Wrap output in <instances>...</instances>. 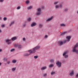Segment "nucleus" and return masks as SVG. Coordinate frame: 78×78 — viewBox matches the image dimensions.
I'll return each mask as SVG.
<instances>
[{"instance_id":"nucleus-35","label":"nucleus","mask_w":78,"mask_h":78,"mask_svg":"<svg viewBox=\"0 0 78 78\" xmlns=\"http://www.w3.org/2000/svg\"><path fill=\"white\" fill-rule=\"evenodd\" d=\"M10 63H11V61H10V60L8 61H7V64H10Z\"/></svg>"},{"instance_id":"nucleus-45","label":"nucleus","mask_w":78,"mask_h":78,"mask_svg":"<svg viewBox=\"0 0 78 78\" xmlns=\"http://www.w3.org/2000/svg\"><path fill=\"white\" fill-rule=\"evenodd\" d=\"M3 2H4V0H0V2L1 3H2Z\"/></svg>"},{"instance_id":"nucleus-30","label":"nucleus","mask_w":78,"mask_h":78,"mask_svg":"<svg viewBox=\"0 0 78 78\" xmlns=\"http://www.w3.org/2000/svg\"><path fill=\"white\" fill-rule=\"evenodd\" d=\"M67 42V40H65L63 41V44H66V42Z\"/></svg>"},{"instance_id":"nucleus-22","label":"nucleus","mask_w":78,"mask_h":78,"mask_svg":"<svg viewBox=\"0 0 78 78\" xmlns=\"http://www.w3.org/2000/svg\"><path fill=\"white\" fill-rule=\"evenodd\" d=\"M58 3H59L58 1H56V2H54V4L55 5H57V4H58Z\"/></svg>"},{"instance_id":"nucleus-26","label":"nucleus","mask_w":78,"mask_h":78,"mask_svg":"<svg viewBox=\"0 0 78 78\" xmlns=\"http://www.w3.org/2000/svg\"><path fill=\"white\" fill-rule=\"evenodd\" d=\"M33 8V7L32 6H30L27 8V9H31V8Z\"/></svg>"},{"instance_id":"nucleus-49","label":"nucleus","mask_w":78,"mask_h":78,"mask_svg":"<svg viewBox=\"0 0 78 78\" xmlns=\"http://www.w3.org/2000/svg\"><path fill=\"white\" fill-rule=\"evenodd\" d=\"M2 30L0 29V33H2Z\"/></svg>"},{"instance_id":"nucleus-19","label":"nucleus","mask_w":78,"mask_h":78,"mask_svg":"<svg viewBox=\"0 0 78 78\" xmlns=\"http://www.w3.org/2000/svg\"><path fill=\"white\" fill-rule=\"evenodd\" d=\"M30 55V53H26L24 54V56H29V55Z\"/></svg>"},{"instance_id":"nucleus-12","label":"nucleus","mask_w":78,"mask_h":78,"mask_svg":"<svg viewBox=\"0 0 78 78\" xmlns=\"http://www.w3.org/2000/svg\"><path fill=\"white\" fill-rule=\"evenodd\" d=\"M63 44L64 43H63V41H58V44L59 45H63Z\"/></svg>"},{"instance_id":"nucleus-28","label":"nucleus","mask_w":78,"mask_h":78,"mask_svg":"<svg viewBox=\"0 0 78 78\" xmlns=\"http://www.w3.org/2000/svg\"><path fill=\"white\" fill-rule=\"evenodd\" d=\"M26 4H29L30 3V1L29 0H27L26 2Z\"/></svg>"},{"instance_id":"nucleus-37","label":"nucleus","mask_w":78,"mask_h":78,"mask_svg":"<svg viewBox=\"0 0 78 78\" xmlns=\"http://www.w3.org/2000/svg\"><path fill=\"white\" fill-rule=\"evenodd\" d=\"M18 48H19L20 49V48H22V46L19 45H18Z\"/></svg>"},{"instance_id":"nucleus-20","label":"nucleus","mask_w":78,"mask_h":78,"mask_svg":"<svg viewBox=\"0 0 78 78\" xmlns=\"http://www.w3.org/2000/svg\"><path fill=\"white\" fill-rule=\"evenodd\" d=\"M27 21L28 22H31V18L30 17L28 18L27 19Z\"/></svg>"},{"instance_id":"nucleus-10","label":"nucleus","mask_w":78,"mask_h":78,"mask_svg":"<svg viewBox=\"0 0 78 78\" xmlns=\"http://www.w3.org/2000/svg\"><path fill=\"white\" fill-rule=\"evenodd\" d=\"M55 74L56 72L53 70L52 71L51 73V75L52 76H53V75H55Z\"/></svg>"},{"instance_id":"nucleus-1","label":"nucleus","mask_w":78,"mask_h":78,"mask_svg":"<svg viewBox=\"0 0 78 78\" xmlns=\"http://www.w3.org/2000/svg\"><path fill=\"white\" fill-rule=\"evenodd\" d=\"M41 45H37L32 50H30L28 51L29 53H32V54L33 53H35L38 50H39L40 48H41Z\"/></svg>"},{"instance_id":"nucleus-5","label":"nucleus","mask_w":78,"mask_h":78,"mask_svg":"<svg viewBox=\"0 0 78 78\" xmlns=\"http://www.w3.org/2000/svg\"><path fill=\"white\" fill-rule=\"evenodd\" d=\"M67 53H68V51H66L64 52L63 53V56L66 59L68 58V55H66V54H67Z\"/></svg>"},{"instance_id":"nucleus-8","label":"nucleus","mask_w":78,"mask_h":78,"mask_svg":"<svg viewBox=\"0 0 78 78\" xmlns=\"http://www.w3.org/2000/svg\"><path fill=\"white\" fill-rule=\"evenodd\" d=\"M69 75L70 76H73L74 75V71H72L69 73Z\"/></svg>"},{"instance_id":"nucleus-50","label":"nucleus","mask_w":78,"mask_h":78,"mask_svg":"<svg viewBox=\"0 0 78 78\" xmlns=\"http://www.w3.org/2000/svg\"><path fill=\"white\" fill-rule=\"evenodd\" d=\"M2 51V49H0V52Z\"/></svg>"},{"instance_id":"nucleus-18","label":"nucleus","mask_w":78,"mask_h":78,"mask_svg":"<svg viewBox=\"0 0 78 78\" xmlns=\"http://www.w3.org/2000/svg\"><path fill=\"white\" fill-rule=\"evenodd\" d=\"M55 8V9H58L59 8V6L58 5H56Z\"/></svg>"},{"instance_id":"nucleus-48","label":"nucleus","mask_w":78,"mask_h":78,"mask_svg":"<svg viewBox=\"0 0 78 78\" xmlns=\"http://www.w3.org/2000/svg\"><path fill=\"white\" fill-rule=\"evenodd\" d=\"M23 41H25V38H23Z\"/></svg>"},{"instance_id":"nucleus-36","label":"nucleus","mask_w":78,"mask_h":78,"mask_svg":"<svg viewBox=\"0 0 78 78\" xmlns=\"http://www.w3.org/2000/svg\"><path fill=\"white\" fill-rule=\"evenodd\" d=\"M47 74L46 73H45L43 75V76H44V77H45L47 76Z\"/></svg>"},{"instance_id":"nucleus-42","label":"nucleus","mask_w":78,"mask_h":78,"mask_svg":"<svg viewBox=\"0 0 78 78\" xmlns=\"http://www.w3.org/2000/svg\"><path fill=\"white\" fill-rule=\"evenodd\" d=\"M62 4H60L59 8H62Z\"/></svg>"},{"instance_id":"nucleus-21","label":"nucleus","mask_w":78,"mask_h":78,"mask_svg":"<svg viewBox=\"0 0 78 78\" xmlns=\"http://www.w3.org/2000/svg\"><path fill=\"white\" fill-rule=\"evenodd\" d=\"M11 41V40H10V39H7L5 40V42H6L7 43H8V42H9V41Z\"/></svg>"},{"instance_id":"nucleus-29","label":"nucleus","mask_w":78,"mask_h":78,"mask_svg":"<svg viewBox=\"0 0 78 78\" xmlns=\"http://www.w3.org/2000/svg\"><path fill=\"white\" fill-rule=\"evenodd\" d=\"M66 33H67V32H64L61 34V35L62 36V35H64V34H66Z\"/></svg>"},{"instance_id":"nucleus-39","label":"nucleus","mask_w":78,"mask_h":78,"mask_svg":"<svg viewBox=\"0 0 78 78\" xmlns=\"http://www.w3.org/2000/svg\"><path fill=\"white\" fill-rule=\"evenodd\" d=\"M43 26V25H42V24H39V26L40 27H42Z\"/></svg>"},{"instance_id":"nucleus-15","label":"nucleus","mask_w":78,"mask_h":78,"mask_svg":"<svg viewBox=\"0 0 78 78\" xmlns=\"http://www.w3.org/2000/svg\"><path fill=\"white\" fill-rule=\"evenodd\" d=\"M48 37V36L47 35H45L44 37V39H47Z\"/></svg>"},{"instance_id":"nucleus-38","label":"nucleus","mask_w":78,"mask_h":78,"mask_svg":"<svg viewBox=\"0 0 78 78\" xmlns=\"http://www.w3.org/2000/svg\"><path fill=\"white\" fill-rule=\"evenodd\" d=\"M15 50L14 49H12L11 50L10 52H13V51H14Z\"/></svg>"},{"instance_id":"nucleus-53","label":"nucleus","mask_w":78,"mask_h":78,"mask_svg":"<svg viewBox=\"0 0 78 78\" xmlns=\"http://www.w3.org/2000/svg\"><path fill=\"white\" fill-rule=\"evenodd\" d=\"M77 13L78 14V10L77 11Z\"/></svg>"},{"instance_id":"nucleus-13","label":"nucleus","mask_w":78,"mask_h":78,"mask_svg":"<svg viewBox=\"0 0 78 78\" xmlns=\"http://www.w3.org/2000/svg\"><path fill=\"white\" fill-rule=\"evenodd\" d=\"M47 67L46 66H44L42 67V68L41 69V70H45V69H47Z\"/></svg>"},{"instance_id":"nucleus-4","label":"nucleus","mask_w":78,"mask_h":78,"mask_svg":"<svg viewBox=\"0 0 78 78\" xmlns=\"http://www.w3.org/2000/svg\"><path fill=\"white\" fill-rule=\"evenodd\" d=\"M56 65H57V67H58V68H61V67L62 63H61V62H60L59 61H58L56 62Z\"/></svg>"},{"instance_id":"nucleus-6","label":"nucleus","mask_w":78,"mask_h":78,"mask_svg":"<svg viewBox=\"0 0 78 78\" xmlns=\"http://www.w3.org/2000/svg\"><path fill=\"white\" fill-rule=\"evenodd\" d=\"M66 40L67 41V42H69L70 41V39H71V37L70 36H68L66 37Z\"/></svg>"},{"instance_id":"nucleus-41","label":"nucleus","mask_w":78,"mask_h":78,"mask_svg":"<svg viewBox=\"0 0 78 78\" xmlns=\"http://www.w3.org/2000/svg\"><path fill=\"white\" fill-rule=\"evenodd\" d=\"M1 27H2V28H4V27H5V24H2Z\"/></svg>"},{"instance_id":"nucleus-33","label":"nucleus","mask_w":78,"mask_h":78,"mask_svg":"<svg viewBox=\"0 0 78 78\" xmlns=\"http://www.w3.org/2000/svg\"><path fill=\"white\" fill-rule=\"evenodd\" d=\"M19 45H18V44H16L14 46H15V47H18L19 46Z\"/></svg>"},{"instance_id":"nucleus-32","label":"nucleus","mask_w":78,"mask_h":78,"mask_svg":"<svg viewBox=\"0 0 78 78\" xmlns=\"http://www.w3.org/2000/svg\"><path fill=\"white\" fill-rule=\"evenodd\" d=\"M3 20H4V21H6V20H7V18L6 17H4V18H3Z\"/></svg>"},{"instance_id":"nucleus-51","label":"nucleus","mask_w":78,"mask_h":78,"mask_svg":"<svg viewBox=\"0 0 78 78\" xmlns=\"http://www.w3.org/2000/svg\"><path fill=\"white\" fill-rule=\"evenodd\" d=\"M2 20V18L1 17H0V20Z\"/></svg>"},{"instance_id":"nucleus-7","label":"nucleus","mask_w":78,"mask_h":78,"mask_svg":"<svg viewBox=\"0 0 78 78\" xmlns=\"http://www.w3.org/2000/svg\"><path fill=\"white\" fill-rule=\"evenodd\" d=\"M36 25H37L36 23H33L31 24L30 26L31 27H35Z\"/></svg>"},{"instance_id":"nucleus-27","label":"nucleus","mask_w":78,"mask_h":78,"mask_svg":"<svg viewBox=\"0 0 78 78\" xmlns=\"http://www.w3.org/2000/svg\"><path fill=\"white\" fill-rule=\"evenodd\" d=\"M60 26H61V27H65L66 24H61L60 25Z\"/></svg>"},{"instance_id":"nucleus-14","label":"nucleus","mask_w":78,"mask_h":78,"mask_svg":"<svg viewBox=\"0 0 78 78\" xmlns=\"http://www.w3.org/2000/svg\"><path fill=\"white\" fill-rule=\"evenodd\" d=\"M14 23H15V22L14 21H12L10 24V27H11L12 25H13L14 24Z\"/></svg>"},{"instance_id":"nucleus-24","label":"nucleus","mask_w":78,"mask_h":78,"mask_svg":"<svg viewBox=\"0 0 78 78\" xmlns=\"http://www.w3.org/2000/svg\"><path fill=\"white\" fill-rule=\"evenodd\" d=\"M50 61L51 63H53L54 62V59H51L50 60Z\"/></svg>"},{"instance_id":"nucleus-25","label":"nucleus","mask_w":78,"mask_h":78,"mask_svg":"<svg viewBox=\"0 0 78 78\" xmlns=\"http://www.w3.org/2000/svg\"><path fill=\"white\" fill-rule=\"evenodd\" d=\"M26 27V24H23L22 26V28H25Z\"/></svg>"},{"instance_id":"nucleus-47","label":"nucleus","mask_w":78,"mask_h":78,"mask_svg":"<svg viewBox=\"0 0 78 78\" xmlns=\"http://www.w3.org/2000/svg\"><path fill=\"white\" fill-rule=\"evenodd\" d=\"M11 44V42H8V45H9V44Z\"/></svg>"},{"instance_id":"nucleus-3","label":"nucleus","mask_w":78,"mask_h":78,"mask_svg":"<svg viewBox=\"0 0 78 78\" xmlns=\"http://www.w3.org/2000/svg\"><path fill=\"white\" fill-rule=\"evenodd\" d=\"M42 11V9L41 8H38L37 9V11L36 12V15L37 16H41V15Z\"/></svg>"},{"instance_id":"nucleus-43","label":"nucleus","mask_w":78,"mask_h":78,"mask_svg":"<svg viewBox=\"0 0 78 78\" xmlns=\"http://www.w3.org/2000/svg\"><path fill=\"white\" fill-rule=\"evenodd\" d=\"M21 7H18L17 8H16V9H17V10H19V9H20V8H21Z\"/></svg>"},{"instance_id":"nucleus-11","label":"nucleus","mask_w":78,"mask_h":78,"mask_svg":"<svg viewBox=\"0 0 78 78\" xmlns=\"http://www.w3.org/2000/svg\"><path fill=\"white\" fill-rule=\"evenodd\" d=\"M17 37H14L12 38L11 39L12 41H14L17 40Z\"/></svg>"},{"instance_id":"nucleus-17","label":"nucleus","mask_w":78,"mask_h":78,"mask_svg":"<svg viewBox=\"0 0 78 78\" xmlns=\"http://www.w3.org/2000/svg\"><path fill=\"white\" fill-rule=\"evenodd\" d=\"M12 63L15 64V63H16V62H17V60H12Z\"/></svg>"},{"instance_id":"nucleus-44","label":"nucleus","mask_w":78,"mask_h":78,"mask_svg":"<svg viewBox=\"0 0 78 78\" xmlns=\"http://www.w3.org/2000/svg\"><path fill=\"white\" fill-rule=\"evenodd\" d=\"M3 60H4V61H7V59H6V58H3Z\"/></svg>"},{"instance_id":"nucleus-9","label":"nucleus","mask_w":78,"mask_h":78,"mask_svg":"<svg viewBox=\"0 0 78 78\" xmlns=\"http://www.w3.org/2000/svg\"><path fill=\"white\" fill-rule=\"evenodd\" d=\"M53 19V16H52L47 19L46 20V22H49L50 21H51V20Z\"/></svg>"},{"instance_id":"nucleus-2","label":"nucleus","mask_w":78,"mask_h":78,"mask_svg":"<svg viewBox=\"0 0 78 78\" xmlns=\"http://www.w3.org/2000/svg\"><path fill=\"white\" fill-rule=\"evenodd\" d=\"M78 44L76 43L73 47L72 49V51L74 53H75L76 54H78V49H76V48H78Z\"/></svg>"},{"instance_id":"nucleus-40","label":"nucleus","mask_w":78,"mask_h":78,"mask_svg":"<svg viewBox=\"0 0 78 78\" xmlns=\"http://www.w3.org/2000/svg\"><path fill=\"white\" fill-rule=\"evenodd\" d=\"M75 77L76 78H78V73H77L76 74Z\"/></svg>"},{"instance_id":"nucleus-34","label":"nucleus","mask_w":78,"mask_h":78,"mask_svg":"<svg viewBox=\"0 0 78 78\" xmlns=\"http://www.w3.org/2000/svg\"><path fill=\"white\" fill-rule=\"evenodd\" d=\"M34 58L35 59H37L38 58V56H35L34 57Z\"/></svg>"},{"instance_id":"nucleus-31","label":"nucleus","mask_w":78,"mask_h":78,"mask_svg":"<svg viewBox=\"0 0 78 78\" xmlns=\"http://www.w3.org/2000/svg\"><path fill=\"white\" fill-rule=\"evenodd\" d=\"M68 8H66L65 9L64 12H67V11H68Z\"/></svg>"},{"instance_id":"nucleus-23","label":"nucleus","mask_w":78,"mask_h":78,"mask_svg":"<svg viewBox=\"0 0 78 78\" xmlns=\"http://www.w3.org/2000/svg\"><path fill=\"white\" fill-rule=\"evenodd\" d=\"M16 67L15 68H12V70L13 71V72H14L15 71H16Z\"/></svg>"},{"instance_id":"nucleus-46","label":"nucleus","mask_w":78,"mask_h":78,"mask_svg":"<svg viewBox=\"0 0 78 78\" xmlns=\"http://www.w3.org/2000/svg\"><path fill=\"white\" fill-rule=\"evenodd\" d=\"M62 62H66V60H62Z\"/></svg>"},{"instance_id":"nucleus-52","label":"nucleus","mask_w":78,"mask_h":78,"mask_svg":"<svg viewBox=\"0 0 78 78\" xmlns=\"http://www.w3.org/2000/svg\"><path fill=\"white\" fill-rule=\"evenodd\" d=\"M1 65H2V63L0 62V66H1Z\"/></svg>"},{"instance_id":"nucleus-16","label":"nucleus","mask_w":78,"mask_h":78,"mask_svg":"<svg viewBox=\"0 0 78 78\" xmlns=\"http://www.w3.org/2000/svg\"><path fill=\"white\" fill-rule=\"evenodd\" d=\"M54 66V65L53 64H51L49 65V67H50V68H51V67H53Z\"/></svg>"}]
</instances>
